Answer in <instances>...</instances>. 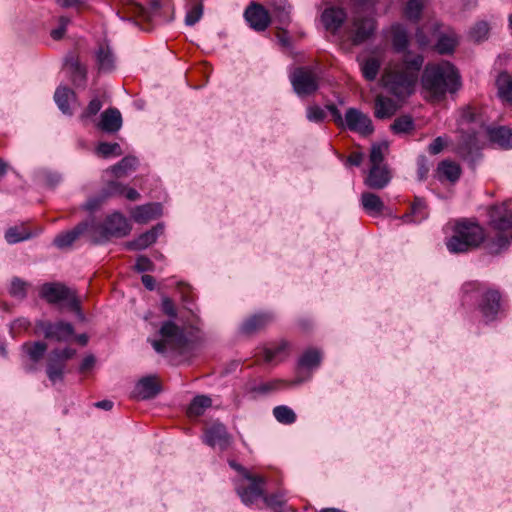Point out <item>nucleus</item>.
<instances>
[{"mask_svg":"<svg viewBox=\"0 0 512 512\" xmlns=\"http://www.w3.org/2000/svg\"><path fill=\"white\" fill-rule=\"evenodd\" d=\"M458 131L461 133L459 152L472 153L478 148L477 135L486 130L490 141L501 148H512V130L507 127L486 128L481 110L467 105L459 110Z\"/></svg>","mask_w":512,"mask_h":512,"instance_id":"1","label":"nucleus"},{"mask_svg":"<svg viewBox=\"0 0 512 512\" xmlns=\"http://www.w3.org/2000/svg\"><path fill=\"white\" fill-rule=\"evenodd\" d=\"M424 59L421 55L407 53L398 62H392L385 68L383 86L398 99L413 94Z\"/></svg>","mask_w":512,"mask_h":512,"instance_id":"2","label":"nucleus"},{"mask_svg":"<svg viewBox=\"0 0 512 512\" xmlns=\"http://www.w3.org/2000/svg\"><path fill=\"white\" fill-rule=\"evenodd\" d=\"M422 86L432 100L440 101L460 88V75L448 61L430 63L423 71Z\"/></svg>","mask_w":512,"mask_h":512,"instance_id":"3","label":"nucleus"},{"mask_svg":"<svg viewBox=\"0 0 512 512\" xmlns=\"http://www.w3.org/2000/svg\"><path fill=\"white\" fill-rule=\"evenodd\" d=\"M89 222V239L94 244H102L110 238H121L129 234L131 226L128 220L119 212L107 216L103 223L93 219Z\"/></svg>","mask_w":512,"mask_h":512,"instance_id":"4","label":"nucleus"},{"mask_svg":"<svg viewBox=\"0 0 512 512\" xmlns=\"http://www.w3.org/2000/svg\"><path fill=\"white\" fill-rule=\"evenodd\" d=\"M464 301L468 302L479 298L478 309L486 321H492L500 312L501 295L497 290H484L478 282H469L463 286Z\"/></svg>","mask_w":512,"mask_h":512,"instance_id":"5","label":"nucleus"},{"mask_svg":"<svg viewBox=\"0 0 512 512\" xmlns=\"http://www.w3.org/2000/svg\"><path fill=\"white\" fill-rule=\"evenodd\" d=\"M157 353L182 354L188 346V338L182 328L172 321H166L159 330V339H149Z\"/></svg>","mask_w":512,"mask_h":512,"instance_id":"6","label":"nucleus"},{"mask_svg":"<svg viewBox=\"0 0 512 512\" xmlns=\"http://www.w3.org/2000/svg\"><path fill=\"white\" fill-rule=\"evenodd\" d=\"M484 239L482 228L466 220L458 221L454 234L447 241V248L452 253H462L477 247Z\"/></svg>","mask_w":512,"mask_h":512,"instance_id":"7","label":"nucleus"},{"mask_svg":"<svg viewBox=\"0 0 512 512\" xmlns=\"http://www.w3.org/2000/svg\"><path fill=\"white\" fill-rule=\"evenodd\" d=\"M40 296L48 303L57 304L66 302L67 307L76 312L81 318L80 301L75 292L62 283H45L40 289Z\"/></svg>","mask_w":512,"mask_h":512,"instance_id":"8","label":"nucleus"},{"mask_svg":"<svg viewBox=\"0 0 512 512\" xmlns=\"http://www.w3.org/2000/svg\"><path fill=\"white\" fill-rule=\"evenodd\" d=\"M76 354V350L70 347L52 350L47 358L46 373L48 379L55 384L62 381L65 374L66 363Z\"/></svg>","mask_w":512,"mask_h":512,"instance_id":"9","label":"nucleus"},{"mask_svg":"<svg viewBox=\"0 0 512 512\" xmlns=\"http://www.w3.org/2000/svg\"><path fill=\"white\" fill-rule=\"evenodd\" d=\"M375 28L376 22L373 17L357 14L346 27L345 33L353 45H359L373 35Z\"/></svg>","mask_w":512,"mask_h":512,"instance_id":"10","label":"nucleus"},{"mask_svg":"<svg viewBox=\"0 0 512 512\" xmlns=\"http://www.w3.org/2000/svg\"><path fill=\"white\" fill-rule=\"evenodd\" d=\"M294 91L298 96L313 94L318 89V73L314 68H296L290 76Z\"/></svg>","mask_w":512,"mask_h":512,"instance_id":"11","label":"nucleus"},{"mask_svg":"<svg viewBox=\"0 0 512 512\" xmlns=\"http://www.w3.org/2000/svg\"><path fill=\"white\" fill-rule=\"evenodd\" d=\"M36 332L43 334L46 339L57 342H68L74 337V327L72 324L64 321L56 323L39 321L36 324Z\"/></svg>","mask_w":512,"mask_h":512,"instance_id":"12","label":"nucleus"},{"mask_svg":"<svg viewBox=\"0 0 512 512\" xmlns=\"http://www.w3.org/2000/svg\"><path fill=\"white\" fill-rule=\"evenodd\" d=\"M116 195H124L130 201H136L140 198V194L134 188H126L119 182L110 181L106 188L103 189L101 197L89 199L85 204V209L93 211L97 209L106 198Z\"/></svg>","mask_w":512,"mask_h":512,"instance_id":"13","label":"nucleus"},{"mask_svg":"<svg viewBox=\"0 0 512 512\" xmlns=\"http://www.w3.org/2000/svg\"><path fill=\"white\" fill-rule=\"evenodd\" d=\"M344 126L352 132H357L363 136L373 133L374 127L370 117L356 108H348L345 113Z\"/></svg>","mask_w":512,"mask_h":512,"instance_id":"14","label":"nucleus"},{"mask_svg":"<svg viewBox=\"0 0 512 512\" xmlns=\"http://www.w3.org/2000/svg\"><path fill=\"white\" fill-rule=\"evenodd\" d=\"M249 484L238 483L236 492L245 505H251L264 496L265 479L261 476L252 475V479H246Z\"/></svg>","mask_w":512,"mask_h":512,"instance_id":"15","label":"nucleus"},{"mask_svg":"<svg viewBox=\"0 0 512 512\" xmlns=\"http://www.w3.org/2000/svg\"><path fill=\"white\" fill-rule=\"evenodd\" d=\"M203 441L208 446L218 447L223 451L230 445L231 436L222 423L216 422L205 430Z\"/></svg>","mask_w":512,"mask_h":512,"instance_id":"16","label":"nucleus"},{"mask_svg":"<svg viewBox=\"0 0 512 512\" xmlns=\"http://www.w3.org/2000/svg\"><path fill=\"white\" fill-rule=\"evenodd\" d=\"M169 9V3L162 0H151L149 7L145 8L138 3L131 5V12L137 18L147 21H156L163 19L162 11Z\"/></svg>","mask_w":512,"mask_h":512,"instance_id":"17","label":"nucleus"},{"mask_svg":"<svg viewBox=\"0 0 512 512\" xmlns=\"http://www.w3.org/2000/svg\"><path fill=\"white\" fill-rule=\"evenodd\" d=\"M244 17L249 26L258 32L264 31L271 21L268 11L258 3L249 5L244 12Z\"/></svg>","mask_w":512,"mask_h":512,"instance_id":"18","label":"nucleus"},{"mask_svg":"<svg viewBox=\"0 0 512 512\" xmlns=\"http://www.w3.org/2000/svg\"><path fill=\"white\" fill-rule=\"evenodd\" d=\"M346 19V11L338 6H329L321 14L324 28L333 34L339 31Z\"/></svg>","mask_w":512,"mask_h":512,"instance_id":"19","label":"nucleus"},{"mask_svg":"<svg viewBox=\"0 0 512 512\" xmlns=\"http://www.w3.org/2000/svg\"><path fill=\"white\" fill-rule=\"evenodd\" d=\"M160 392V385L157 377L150 375L141 378L135 385L132 392L133 397L137 399H151Z\"/></svg>","mask_w":512,"mask_h":512,"instance_id":"20","label":"nucleus"},{"mask_svg":"<svg viewBox=\"0 0 512 512\" xmlns=\"http://www.w3.org/2000/svg\"><path fill=\"white\" fill-rule=\"evenodd\" d=\"M89 222H81L72 230L60 233L54 238V245L59 249L70 247L81 235L87 234L89 236Z\"/></svg>","mask_w":512,"mask_h":512,"instance_id":"21","label":"nucleus"},{"mask_svg":"<svg viewBox=\"0 0 512 512\" xmlns=\"http://www.w3.org/2000/svg\"><path fill=\"white\" fill-rule=\"evenodd\" d=\"M391 180V173L387 165L371 166L364 183L372 189H383Z\"/></svg>","mask_w":512,"mask_h":512,"instance_id":"22","label":"nucleus"},{"mask_svg":"<svg viewBox=\"0 0 512 512\" xmlns=\"http://www.w3.org/2000/svg\"><path fill=\"white\" fill-rule=\"evenodd\" d=\"M399 107V104L395 100L379 94L375 98L374 116L377 119L391 118L397 112Z\"/></svg>","mask_w":512,"mask_h":512,"instance_id":"23","label":"nucleus"},{"mask_svg":"<svg viewBox=\"0 0 512 512\" xmlns=\"http://www.w3.org/2000/svg\"><path fill=\"white\" fill-rule=\"evenodd\" d=\"M162 213V206L159 203H149L135 207L131 211L133 220L137 223H147L160 216Z\"/></svg>","mask_w":512,"mask_h":512,"instance_id":"24","label":"nucleus"},{"mask_svg":"<svg viewBox=\"0 0 512 512\" xmlns=\"http://www.w3.org/2000/svg\"><path fill=\"white\" fill-rule=\"evenodd\" d=\"M429 211L425 201L420 197H415L411 205L410 211L405 213L401 219L404 223H421L427 219Z\"/></svg>","mask_w":512,"mask_h":512,"instance_id":"25","label":"nucleus"},{"mask_svg":"<svg viewBox=\"0 0 512 512\" xmlns=\"http://www.w3.org/2000/svg\"><path fill=\"white\" fill-rule=\"evenodd\" d=\"M99 128L105 132H117L122 126V117L119 110L109 108L101 114Z\"/></svg>","mask_w":512,"mask_h":512,"instance_id":"26","label":"nucleus"},{"mask_svg":"<svg viewBox=\"0 0 512 512\" xmlns=\"http://www.w3.org/2000/svg\"><path fill=\"white\" fill-rule=\"evenodd\" d=\"M65 67L71 74L72 82L75 86H84L87 79V69L82 65L78 58L69 56L65 60Z\"/></svg>","mask_w":512,"mask_h":512,"instance_id":"27","label":"nucleus"},{"mask_svg":"<svg viewBox=\"0 0 512 512\" xmlns=\"http://www.w3.org/2000/svg\"><path fill=\"white\" fill-rule=\"evenodd\" d=\"M54 100L63 114L72 115L70 103L76 101V95L70 88L59 86L54 93Z\"/></svg>","mask_w":512,"mask_h":512,"instance_id":"28","label":"nucleus"},{"mask_svg":"<svg viewBox=\"0 0 512 512\" xmlns=\"http://www.w3.org/2000/svg\"><path fill=\"white\" fill-rule=\"evenodd\" d=\"M162 233L163 226L157 225L151 230L141 234L137 239L129 242L127 246L131 250H143L152 245Z\"/></svg>","mask_w":512,"mask_h":512,"instance_id":"29","label":"nucleus"},{"mask_svg":"<svg viewBox=\"0 0 512 512\" xmlns=\"http://www.w3.org/2000/svg\"><path fill=\"white\" fill-rule=\"evenodd\" d=\"M100 72H111L115 68V57L108 45H100L96 53Z\"/></svg>","mask_w":512,"mask_h":512,"instance_id":"30","label":"nucleus"},{"mask_svg":"<svg viewBox=\"0 0 512 512\" xmlns=\"http://www.w3.org/2000/svg\"><path fill=\"white\" fill-rule=\"evenodd\" d=\"M272 319L273 317L269 313L255 314L242 324L241 330L246 334L254 333L265 327Z\"/></svg>","mask_w":512,"mask_h":512,"instance_id":"31","label":"nucleus"},{"mask_svg":"<svg viewBox=\"0 0 512 512\" xmlns=\"http://www.w3.org/2000/svg\"><path fill=\"white\" fill-rule=\"evenodd\" d=\"M361 203L364 210L373 216L381 214L384 210V203L381 198L371 192H364L361 195Z\"/></svg>","mask_w":512,"mask_h":512,"instance_id":"32","label":"nucleus"},{"mask_svg":"<svg viewBox=\"0 0 512 512\" xmlns=\"http://www.w3.org/2000/svg\"><path fill=\"white\" fill-rule=\"evenodd\" d=\"M391 42L393 48L397 52H403L408 47L409 39L405 27L401 24H394L391 26Z\"/></svg>","mask_w":512,"mask_h":512,"instance_id":"33","label":"nucleus"},{"mask_svg":"<svg viewBox=\"0 0 512 512\" xmlns=\"http://www.w3.org/2000/svg\"><path fill=\"white\" fill-rule=\"evenodd\" d=\"M437 172L440 179L456 182L460 178L461 168L456 162L444 160L439 163Z\"/></svg>","mask_w":512,"mask_h":512,"instance_id":"34","label":"nucleus"},{"mask_svg":"<svg viewBox=\"0 0 512 512\" xmlns=\"http://www.w3.org/2000/svg\"><path fill=\"white\" fill-rule=\"evenodd\" d=\"M498 95L502 101L512 105V76L507 72L499 74L496 80Z\"/></svg>","mask_w":512,"mask_h":512,"instance_id":"35","label":"nucleus"},{"mask_svg":"<svg viewBox=\"0 0 512 512\" xmlns=\"http://www.w3.org/2000/svg\"><path fill=\"white\" fill-rule=\"evenodd\" d=\"M138 165L136 157L127 156L124 157L119 163L112 166L106 173L111 172L116 178H122L127 176L130 172L134 171Z\"/></svg>","mask_w":512,"mask_h":512,"instance_id":"36","label":"nucleus"},{"mask_svg":"<svg viewBox=\"0 0 512 512\" xmlns=\"http://www.w3.org/2000/svg\"><path fill=\"white\" fill-rule=\"evenodd\" d=\"M212 405L210 397L205 395L196 396L190 403L187 414L189 417H199Z\"/></svg>","mask_w":512,"mask_h":512,"instance_id":"37","label":"nucleus"},{"mask_svg":"<svg viewBox=\"0 0 512 512\" xmlns=\"http://www.w3.org/2000/svg\"><path fill=\"white\" fill-rule=\"evenodd\" d=\"M287 348L288 343L286 341L272 347H266L263 349V360L267 363L280 361L287 355Z\"/></svg>","mask_w":512,"mask_h":512,"instance_id":"38","label":"nucleus"},{"mask_svg":"<svg viewBox=\"0 0 512 512\" xmlns=\"http://www.w3.org/2000/svg\"><path fill=\"white\" fill-rule=\"evenodd\" d=\"M363 77L368 81H374L379 73L381 61L376 57H369L360 63Z\"/></svg>","mask_w":512,"mask_h":512,"instance_id":"39","label":"nucleus"},{"mask_svg":"<svg viewBox=\"0 0 512 512\" xmlns=\"http://www.w3.org/2000/svg\"><path fill=\"white\" fill-rule=\"evenodd\" d=\"M22 350L33 362H38L43 358L47 350V345L41 341L25 342L22 345Z\"/></svg>","mask_w":512,"mask_h":512,"instance_id":"40","label":"nucleus"},{"mask_svg":"<svg viewBox=\"0 0 512 512\" xmlns=\"http://www.w3.org/2000/svg\"><path fill=\"white\" fill-rule=\"evenodd\" d=\"M457 44V35L453 31H449L439 37L436 49L440 54H449L454 51Z\"/></svg>","mask_w":512,"mask_h":512,"instance_id":"41","label":"nucleus"},{"mask_svg":"<svg viewBox=\"0 0 512 512\" xmlns=\"http://www.w3.org/2000/svg\"><path fill=\"white\" fill-rule=\"evenodd\" d=\"M322 356L319 350L310 348L300 357L298 365L301 368L313 369L320 365Z\"/></svg>","mask_w":512,"mask_h":512,"instance_id":"42","label":"nucleus"},{"mask_svg":"<svg viewBox=\"0 0 512 512\" xmlns=\"http://www.w3.org/2000/svg\"><path fill=\"white\" fill-rule=\"evenodd\" d=\"M389 145L387 142L375 143L371 146L369 160L371 166H382L385 154L388 152Z\"/></svg>","mask_w":512,"mask_h":512,"instance_id":"43","label":"nucleus"},{"mask_svg":"<svg viewBox=\"0 0 512 512\" xmlns=\"http://www.w3.org/2000/svg\"><path fill=\"white\" fill-rule=\"evenodd\" d=\"M273 415L275 419L282 424H292L296 421L295 412L286 405L276 406L273 409Z\"/></svg>","mask_w":512,"mask_h":512,"instance_id":"44","label":"nucleus"},{"mask_svg":"<svg viewBox=\"0 0 512 512\" xmlns=\"http://www.w3.org/2000/svg\"><path fill=\"white\" fill-rule=\"evenodd\" d=\"M31 234L24 227H11L5 233V239L8 243L14 244L20 241L27 240Z\"/></svg>","mask_w":512,"mask_h":512,"instance_id":"45","label":"nucleus"},{"mask_svg":"<svg viewBox=\"0 0 512 512\" xmlns=\"http://www.w3.org/2000/svg\"><path fill=\"white\" fill-rule=\"evenodd\" d=\"M425 0H408L405 7V15L408 19L417 21L422 13Z\"/></svg>","mask_w":512,"mask_h":512,"instance_id":"46","label":"nucleus"},{"mask_svg":"<svg viewBox=\"0 0 512 512\" xmlns=\"http://www.w3.org/2000/svg\"><path fill=\"white\" fill-rule=\"evenodd\" d=\"M263 500L265 504L273 509L275 512H283V507L286 503V498L284 493L277 492L275 494L269 496H263Z\"/></svg>","mask_w":512,"mask_h":512,"instance_id":"47","label":"nucleus"},{"mask_svg":"<svg viewBox=\"0 0 512 512\" xmlns=\"http://www.w3.org/2000/svg\"><path fill=\"white\" fill-rule=\"evenodd\" d=\"M414 128L413 120L410 116H401L394 120L391 129L396 134L408 133Z\"/></svg>","mask_w":512,"mask_h":512,"instance_id":"48","label":"nucleus"},{"mask_svg":"<svg viewBox=\"0 0 512 512\" xmlns=\"http://www.w3.org/2000/svg\"><path fill=\"white\" fill-rule=\"evenodd\" d=\"M97 153L105 158L114 155H122L121 147L118 143L101 142L97 147Z\"/></svg>","mask_w":512,"mask_h":512,"instance_id":"49","label":"nucleus"},{"mask_svg":"<svg viewBox=\"0 0 512 512\" xmlns=\"http://www.w3.org/2000/svg\"><path fill=\"white\" fill-rule=\"evenodd\" d=\"M203 14V5L200 2H197L192 5V7L188 10L186 17H185V23L187 25H194L197 23Z\"/></svg>","mask_w":512,"mask_h":512,"instance_id":"50","label":"nucleus"},{"mask_svg":"<svg viewBox=\"0 0 512 512\" xmlns=\"http://www.w3.org/2000/svg\"><path fill=\"white\" fill-rule=\"evenodd\" d=\"M26 283L19 278H14L10 286V294L17 298H24L26 296Z\"/></svg>","mask_w":512,"mask_h":512,"instance_id":"51","label":"nucleus"},{"mask_svg":"<svg viewBox=\"0 0 512 512\" xmlns=\"http://www.w3.org/2000/svg\"><path fill=\"white\" fill-rule=\"evenodd\" d=\"M306 116L309 121L315 122V123H320L325 119L326 113L321 107H319L317 105H313V106H309L307 108Z\"/></svg>","mask_w":512,"mask_h":512,"instance_id":"52","label":"nucleus"},{"mask_svg":"<svg viewBox=\"0 0 512 512\" xmlns=\"http://www.w3.org/2000/svg\"><path fill=\"white\" fill-rule=\"evenodd\" d=\"M102 108V102L98 98L92 99L87 108L81 114V119L85 120L92 116H95Z\"/></svg>","mask_w":512,"mask_h":512,"instance_id":"53","label":"nucleus"},{"mask_svg":"<svg viewBox=\"0 0 512 512\" xmlns=\"http://www.w3.org/2000/svg\"><path fill=\"white\" fill-rule=\"evenodd\" d=\"M488 31V24L486 22H479L472 28L471 37L475 41H482L487 37Z\"/></svg>","mask_w":512,"mask_h":512,"instance_id":"54","label":"nucleus"},{"mask_svg":"<svg viewBox=\"0 0 512 512\" xmlns=\"http://www.w3.org/2000/svg\"><path fill=\"white\" fill-rule=\"evenodd\" d=\"M285 385H286V382L283 380H273V381L259 385L255 390L259 393H268L271 391L278 390Z\"/></svg>","mask_w":512,"mask_h":512,"instance_id":"55","label":"nucleus"},{"mask_svg":"<svg viewBox=\"0 0 512 512\" xmlns=\"http://www.w3.org/2000/svg\"><path fill=\"white\" fill-rule=\"evenodd\" d=\"M135 270L138 272L153 271L154 264L148 257L141 255L136 260Z\"/></svg>","mask_w":512,"mask_h":512,"instance_id":"56","label":"nucleus"},{"mask_svg":"<svg viewBox=\"0 0 512 512\" xmlns=\"http://www.w3.org/2000/svg\"><path fill=\"white\" fill-rule=\"evenodd\" d=\"M162 311L169 317H176L177 315L176 307L173 301L168 297L162 299Z\"/></svg>","mask_w":512,"mask_h":512,"instance_id":"57","label":"nucleus"},{"mask_svg":"<svg viewBox=\"0 0 512 512\" xmlns=\"http://www.w3.org/2000/svg\"><path fill=\"white\" fill-rule=\"evenodd\" d=\"M328 111L331 113L333 121L337 126L343 127L345 124V118L343 119L341 112L339 109L334 105H328L327 106Z\"/></svg>","mask_w":512,"mask_h":512,"instance_id":"58","label":"nucleus"},{"mask_svg":"<svg viewBox=\"0 0 512 512\" xmlns=\"http://www.w3.org/2000/svg\"><path fill=\"white\" fill-rule=\"evenodd\" d=\"M445 144H446V141L442 137H437L429 145L428 151L430 154L436 155L443 150Z\"/></svg>","mask_w":512,"mask_h":512,"instance_id":"59","label":"nucleus"},{"mask_svg":"<svg viewBox=\"0 0 512 512\" xmlns=\"http://www.w3.org/2000/svg\"><path fill=\"white\" fill-rule=\"evenodd\" d=\"M95 364V357L93 355L86 356L80 364L79 371L85 373L92 369Z\"/></svg>","mask_w":512,"mask_h":512,"instance_id":"60","label":"nucleus"},{"mask_svg":"<svg viewBox=\"0 0 512 512\" xmlns=\"http://www.w3.org/2000/svg\"><path fill=\"white\" fill-rule=\"evenodd\" d=\"M363 161V154L361 152H352L347 158V164L359 166Z\"/></svg>","mask_w":512,"mask_h":512,"instance_id":"61","label":"nucleus"},{"mask_svg":"<svg viewBox=\"0 0 512 512\" xmlns=\"http://www.w3.org/2000/svg\"><path fill=\"white\" fill-rule=\"evenodd\" d=\"M229 464L234 470L241 473L244 479H252V474L240 464L236 463L235 461H230Z\"/></svg>","mask_w":512,"mask_h":512,"instance_id":"62","label":"nucleus"},{"mask_svg":"<svg viewBox=\"0 0 512 512\" xmlns=\"http://www.w3.org/2000/svg\"><path fill=\"white\" fill-rule=\"evenodd\" d=\"M141 280H142L143 285L148 290H153L154 289V287H155V279H154L153 276L145 274V275L142 276Z\"/></svg>","mask_w":512,"mask_h":512,"instance_id":"63","label":"nucleus"},{"mask_svg":"<svg viewBox=\"0 0 512 512\" xmlns=\"http://www.w3.org/2000/svg\"><path fill=\"white\" fill-rule=\"evenodd\" d=\"M30 323L27 319L21 318L17 319L13 322L11 329H27L29 327Z\"/></svg>","mask_w":512,"mask_h":512,"instance_id":"64","label":"nucleus"}]
</instances>
